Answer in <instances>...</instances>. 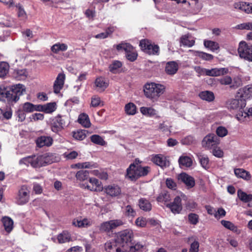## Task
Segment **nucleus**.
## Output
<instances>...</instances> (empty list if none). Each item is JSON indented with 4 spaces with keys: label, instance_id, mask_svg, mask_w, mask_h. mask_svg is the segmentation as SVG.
<instances>
[{
    "label": "nucleus",
    "instance_id": "62",
    "mask_svg": "<svg viewBox=\"0 0 252 252\" xmlns=\"http://www.w3.org/2000/svg\"><path fill=\"white\" fill-rule=\"evenodd\" d=\"M101 100L100 97L94 95L92 97L91 105L92 107H96L98 106L101 104Z\"/></svg>",
    "mask_w": 252,
    "mask_h": 252
},
{
    "label": "nucleus",
    "instance_id": "51",
    "mask_svg": "<svg viewBox=\"0 0 252 252\" xmlns=\"http://www.w3.org/2000/svg\"><path fill=\"white\" fill-rule=\"evenodd\" d=\"M170 199V194L167 192H163L159 194L157 199L158 202H167Z\"/></svg>",
    "mask_w": 252,
    "mask_h": 252
},
{
    "label": "nucleus",
    "instance_id": "19",
    "mask_svg": "<svg viewBox=\"0 0 252 252\" xmlns=\"http://www.w3.org/2000/svg\"><path fill=\"white\" fill-rule=\"evenodd\" d=\"M178 180L184 183L188 189L193 188L195 186L194 178L186 173H181L178 175Z\"/></svg>",
    "mask_w": 252,
    "mask_h": 252
},
{
    "label": "nucleus",
    "instance_id": "21",
    "mask_svg": "<svg viewBox=\"0 0 252 252\" xmlns=\"http://www.w3.org/2000/svg\"><path fill=\"white\" fill-rule=\"evenodd\" d=\"M53 141L52 138L50 136H41L37 138L36 144L39 148L44 146L49 147L52 145Z\"/></svg>",
    "mask_w": 252,
    "mask_h": 252
},
{
    "label": "nucleus",
    "instance_id": "15",
    "mask_svg": "<svg viewBox=\"0 0 252 252\" xmlns=\"http://www.w3.org/2000/svg\"><path fill=\"white\" fill-rule=\"evenodd\" d=\"M151 160L162 168H166L169 165V161L167 160L166 157L161 154L153 155Z\"/></svg>",
    "mask_w": 252,
    "mask_h": 252
},
{
    "label": "nucleus",
    "instance_id": "32",
    "mask_svg": "<svg viewBox=\"0 0 252 252\" xmlns=\"http://www.w3.org/2000/svg\"><path fill=\"white\" fill-rule=\"evenodd\" d=\"M78 121L85 127H89L91 125L89 116L85 113H82L79 116Z\"/></svg>",
    "mask_w": 252,
    "mask_h": 252
},
{
    "label": "nucleus",
    "instance_id": "27",
    "mask_svg": "<svg viewBox=\"0 0 252 252\" xmlns=\"http://www.w3.org/2000/svg\"><path fill=\"white\" fill-rule=\"evenodd\" d=\"M105 249L107 252H122L123 249L116 242L112 244L111 242H107L105 244Z\"/></svg>",
    "mask_w": 252,
    "mask_h": 252
},
{
    "label": "nucleus",
    "instance_id": "20",
    "mask_svg": "<svg viewBox=\"0 0 252 252\" xmlns=\"http://www.w3.org/2000/svg\"><path fill=\"white\" fill-rule=\"evenodd\" d=\"M41 157L43 161L44 166L48 164H51L53 162H57L59 160V158L56 154L52 153H46L41 155Z\"/></svg>",
    "mask_w": 252,
    "mask_h": 252
},
{
    "label": "nucleus",
    "instance_id": "22",
    "mask_svg": "<svg viewBox=\"0 0 252 252\" xmlns=\"http://www.w3.org/2000/svg\"><path fill=\"white\" fill-rule=\"evenodd\" d=\"M228 72V69L227 68H214L211 69H207L206 70V75L210 76H219L223 75Z\"/></svg>",
    "mask_w": 252,
    "mask_h": 252
},
{
    "label": "nucleus",
    "instance_id": "5",
    "mask_svg": "<svg viewBox=\"0 0 252 252\" xmlns=\"http://www.w3.org/2000/svg\"><path fill=\"white\" fill-rule=\"evenodd\" d=\"M133 238V231L130 229H126L119 233L116 239V243L121 246L123 249L122 252H124L125 249L128 248Z\"/></svg>",
    "mask_w": 252,
    "mask_h": 252
},
{
    "label": "nucleus",
    "instance_id": "30",
    "mask_svg": "<svg viewBox=\"0 0 252 252\" xmlns=\"http://www.w3.org/2000/svg\"><path fill=\"white\" fill-rule=\"evenodd\" d=\"M200 98L208 102L213 101L215 99V95L213 92L206 91L200 92L199 94Z\"/></svg>",
    "mask_w": 252,
    "mask_h": 252
},
{
    "label": "nucleus",
    "instance_id": "25",
    "mask_svg": "<svg viewBox=\"0 0 252 252\" xmlns=\"http://www.w3.org/2000/svg\"><path fill=\"white\" fill-rule=\"evenodd\" d=\"M180 42L181 44L184 46L191 47L195 44V40L190 39V35L189 34L182 35L180 38Z\"/></svg>",
    "mask_w": 252,
    "mask_h": 252
},
{
    "label": "nucleus",
    "instance_id": "6",
    "mask_svg": "<svg viewBox=\"0 0 252 252\" xmlns=\"http://www.w3.org/2000/svg\"><path fill=\"white\" fill-rule=\"evenodd\" d=\"M20 165L24 164L27 166L30 165L33 168H39L44 166L41 155H32L22 158L19 160Z\"/></svg>",
    "mask_w": 252,
    "mask_h": 252
},
{
    "label": "nucleus",
    "instance_id": "40",
    "mask_svg": "<svg viewBox=\"0 0 252 252\" xmlns=\"http://www.w3.org/2000/svg\"><path fill=\"white\" fill-rule=\"evenodd\" d=\"M237 194L240 199L244 202H249L252 200V194H248L240 189L238 190Z\"/></svg>",
    "mask_w": 252,
    "mask_h": 252
},
{
    "label": "nucleus",
    "instance_id": "12",
    "mask_svg": "<svg viewBox=\"0 0 252 252\" xmlns=\"http://www.w3.org/2000/svg\"><path fill=\"white\" fill-rule=\"evenodd\" d=\"M68 118L65 116L58 115L53 120L52 124L51 129L52 131L55 133L62 130L66 124V121Z\"/></svg>",
    "mask_w": 252,
    "mask_h": 252
},
{
    "label": "nucleus",
    "instance_id": "59",
    "mask_svg": "<svg viewBox=\"0 0 252 252\" xmlns=\"http://www.w3.org/2000/svg\"><path fill=\"white\" fill-rule=\"evenodd\" d=\"M218 81L224 85H230L232 82V78L229 76H225L222 78H220Z\"/></svg>",
    "mask_w": 252,
    "mask_h": 252
},
{
    "label": "nucleus",
    "instance_id": "35",
    "mask_svg": "<svg viewBox=\"0 0 252 252\" xmlns=\"http://www.w3.org/2000/svg\"><path fill=\"white\" fill-rule=\"evenodd\" d=\"M95 85L98 89L104 91L108 86V83L103 77L97 78L95 81Z\"/></svg>",
    "mask_w": 252,
    "mask_h": 252
},
{
    "label": "nucleus",
    "instance_id": "38",
    "mask_svg": "<svg viewBox=\"0 0 252 252\" xmlns=\"http://www.w3.org/2000/svg\"><path fill=\"white\" fill-rule=\"evenodd\" d=\"M140 110L143 115L149 117H153L157 114V111L152 107H142Z\"/></svg>",
    "mask_w": 252,
    "mask_h": 252
},
{
    "label": "nucleus",
    "instance_id": "36",
    "mask_svg": "<svg viewBox=\"0 0 252 252\" xmlns=\"http://www.w3.org/2000/svg\"><path fill=\"white\" fill-rule=\"evenodd\" d=\"M189 51L192 52L195 56H198L204 60L210 61L213 59V56L210 54L203 52L195 51L192 50H189Z\"/></svg>",
    "mask_w": 252,
    "mask_h": 252
},
{
    "label": "nucleus",
    "instance_id": "4",
    "mask_svg": "<svg viewBox=\"0 0 252 252\" xmlns=\"http://www.w3.org/2000/svg\"><path fill=\"white\" fill-rule=\"evenodd\" d=\"M163 85L155 83H147L145 85L144 92L145 96L151 99H157L164 91Z\"/></svg>",
    "mask_w": 252,
    "mask_h": 252
},
{
    "label": "nucleus",
    "instance_id": "31",
    "mask_svg": "<svg viewBox=\"0 0 252 252\" xmlns=\"http://www.w3.org/2000/svg\"><path fill=\"white\" fill-rule=\"evenodd\" d=\"M234 173L237 177L242 178L246 180H249L251 178L250 173L243 169H235L234 170Z\"/></svg>",
    "mask_w": 252,
    "mask_h": 252
},
{
    "label": "nucleus",
    "instance_id": "1",
    "mask_svg": "<svg viewBox=\"0 0 252 252\" xmlns=\"http://www.w3.org/2000/svg\"><path fill=\"white\" fill-rule=\"evenodd\" d=\"M246 105V100L242 96L229 99L226 102V107L230 111L238 112L236 118L241 122L247 121L250 117L252 116V108L244 110Z\"/></svg>",
    "mask_w": 252,
    "mask_h": 252
},
{
    "label": "nucleus",
    "instance_id": "3",
    "mask_svg": "<svg viewBox=\"0 0 252 252\" xmlns=\"http://www.w3.org/2000/svg\"><path fill=\"white\" fill-rule=\"evenodd\" d=\"M149 171L148 166L142 167L132 163L126 170V177L131 181H135L141 176L147 175Z\"/></svg>",
    "mask_w": 252,
    "mask_h": 252
},
{
    "label": "nucleus",
    "instance_id": "64",
    "mask_svg": "<svg viewBox=\"0 0 252 252\" xmlns=\"http://www.w3.org/2000/svg\"><path fill=\"white\" fill-rule=\"evenodd\" d=\"M12 115V112L11 110H9L6 111H3L2 110L1 116H0V119L1 120L6 119V120H9L10 119Z\"/></svg>",
    "mask_w": 252,
    "mask_h": 252
},
{
    "label": "nucleus",
    "instance_id": "8",
    "mask_svg": "<svg viewBox=\"0 0 252 252\" xmlns=\"http://www.w3.org/2000/svg\"><path fill=\"white\" fill-rule=\"evenodd\" d=\"M118 51L124 50L126 52V59L130 62H134L137 58V53L135 49L130 44L127 43H121L116 46Z\"/></svg>",
    "mask_w": 252,
    "mask_h": 252
},
{
    "label": "nucleus",
    "instance_id": "18",
    "mask_svg": "<svg viewBox=\"0 0 252 252\" xmlns=\"http://www.w3.org/2000/svg\"><path fill=\"white\" fill-rule=\"evenodd\" d=\"M166 206L169 208L174 214H178L182 210L181 199L179 196H176L173 202L167 204Z\"/></svg>",
    "mask_w": 252,
    "mask_h": 252
},
{
    "label": "nucleus",
    "instance_id": "61",
    "mask_svg": "<svg viewBox=\"0 0 252 252\" xmlns=\"http://www.w3.org/2000/svg\"><path fill=\"white\" fill-rule=\"evenodd\" d=\"M166 185L170 189L175 190L177 188L176 183L171 178H167L166 180Z\"/></svg>",
    "mask_w": 252,
    "mask_h": 252
},
{
    "label": "nucleus",
    "instance_id": "57",
    "mask_svg": "<svg viewBox=\"0 0 252 252\" xmlns=\"http://www.w3.org/2000/svg\"><path fill=\"white\" fill-rule=\"evenodd\" d=\"M135 223L138 227H144L146 225L147 221L145 218L141 217L136 219Z\"/></svg>",
    "mask_w": 252,
    "mask_h": 252
},
{
    "label": "nucleus",
    "instance_id": "23",
    "mask_svg": "<svg viewBox=\"0 0 252 252\" xmlns=\"http://www.w3.org/2000/svg\"><path fill=\"white\" fill-rule=\"evenodd\" d=\"M106 193L111 196L115 197L119 195L121 192L120 188L117 185H109L104 188Z\"/></svg>",
    "mask_w": 252,
    "mask_h": 252
},
{
    "label": "nucleus",
    "instance_id": "47",
    "mask_svg": "<svg viewBox=\"0 0 252 252\" xmlns=\"http://www.w3.org/2000/svg\"><path fill=\"white\" fill-rule=\"evenodd\" d=\"M221 224L226 228L234 232H237L238 230L237 226L230 221L222 220L221 221Z\"/></svg>",
    "mask_w": 252,
    "mask_h": 252
},
{
    "label": "nucleus",
    "instance_id": "55",
    "mask_svg": "<svg viewBox=\"0 0 252 252\" xmlns=\"http://www.w3.org/2000/svg\"><path fill=\"white\" fill-rule=\"evenodd\" d=\"M63 156L66 159L72 160L76 158L78 156V154L77 152L73 151L70 152H65Z\"/></svg>",
    "mask_w": 252,
    "mask_h": 252
},
{
    "label": "nucleus",
    "instance_id": "50",
    "mask_svg": "<svg viewBox=\"0 0 252 252\" xmlns=\"http://www.w3.org/2000/svg\"><path fill=\"white\" fill-rule=\"evenodd\" d=\"M34 105L30 102H26L23 105V110L25 112L31 113L35 111Z\"/></svg>",
    "mask_w": 252,
    "mask_h": 252
},
{
    "label": "nucleus",
    "instance_id": "13",
    "mask_svg": "<svg viewBox=\"0 0 252 252\" xmlns=\"http://www.w3.org/2000/svg\"><path fill=\"white\" fill-rule=\"evenodd\" d=\"M123 222L120 220H111L103 222L101 224L99 230L101 231L109 232L123 224Z\"/></svg>",
    "mask_w": 252,
    "mask_h": 252
},
{
    "label": "nucleus",
    "instance_id": "46",
    "mask_svg": "<svg viewBox=\"0 0 252 252\" xmlns=\"http://www.w3.org/2000/svg\"><path fill=\"white\" fill-rule=\"evenodd\" d=\"M9 70V65L5 62L0 63V78L4 77L7 74Z\"/></svg>",
    "mask_w": 252,
    "mask_h": 252
},
{
    "label": "nucleus",
    "instance_id": "24",
    "mask_svg": "<svg viewBox=\"0 0 252 252\" xmlns=\"http://www.w3.org/2000/svg\"><path fill=\"white\" fill-rule=\"evenodd\" d=\"M178 69V63L175 61H171L166 63L165 71L167 74L173 75L177 73Z\"/></svg>",
    "mask_w": 252,
    "mask_h": 252
},
{
    "label": "nucleus",
    "instance_id": "9",
    "mask_svg": "<svg viewBox=\"0 0 252 252\" xmlns=\"http://www.w3.org/2000/svg\"><path fill=\"white\" fill-rule=\"evenodd\" d=\"M238 52L240 57L248 61L252 62V45L244 41L239 43Z\"/></svg>",
    "mask_w": 252,
    "mask_h": 252
},
{
    "label": "nucleus",
    "instance_id": "52",
    "mask_svg": "<svg viewBox=\"0 0 252 252\" xmlns=\"http://www.w3.org/2000/svg\"><path fill=\"white\" fill-rule=\"evenodd\" d=\"M188 219L190 223L195 225L199 221V216L198 215L194 213H190L188 216Z\"/></svg>",
    "mask_w": 252,
    "mask_h": 252
},
{
    "label": "nucleus",
    "instance_id": "10",
    "mask_svg": "<svg viewBox=\"0 0 252 252\" xmlns=\"http://www.w3.org/2000/svg\"><path fill=\"white\" fill-rule=\"evenodd\" d=\"M220 143V139L215 134L210 133L204 137L202 141V146L206 149H211L216 147Z\"/></svg>",
    "mask_w": 252,
    "mask_h": 252
},
{
    "label": "nucleus",
    "instance_id": "29",
    "mask_svg": "<svg viewBox=\"0 0 252 252\" xmlns=\"http://www.w3.org/2000/svg\"><path fill=\"white\" fill-rule=\"evenodd\" d=\"M57 239L59 243L62 244L71 241V237L70 234L68 231H63L58 235Z\"/></svg>",
    "mask_w": 252,
    "mask_h": 252
},
{
    "label": "nucleus",
    "instance_id": "2",
    "mask_svg": "<svg viewBox=\"0 0 252 252\" xmlns=\"http://www.w3.org/2000/svg\"><path fill=\"white\" fill-rule=\"evenodd\" d=\"M25 91V87L20 84L12 86L9 90L0 86V100L6 98L9 102H16L19 100V96Z\"/></svg>",
    "mask_w": 252,
    "mask_h": 252
},
{
    "label": "nucleus",
    "instance_id": "34",
    "mask_svg": "<svg viewBox=\"0 0 252 252\" xmlns=\"http://www.w3.org/2000/svg\"><path fill=\"white\" fill-rule=\"evenodd\" d=\"M139 206L140 208L144 211H149L152 209V205L149 200L142 198L139 200Z\"/></svg>",
    "mask_w": 252,
    "mask_h": 252
},
{
    "label": "nucleus",
    "instance_id": "54",
    "mask_svg": "<svg viewBox=\"0 0 252 252\" xmlns=\"http://www.w3.org/2000/svg\"><path fill=\"white\" fill-rule=\"evenodd\" d=\"M73 137L75 139L82 140L86 138V135L83 130H78L73 132Z\"/></svg>",
    "mask_w": 252,
    "mask_h": 252
},
{
    "label": "nucleus",
    "instance_id": "28",
    "mask_svg": "<svg viewBox=\"0 0 252 252\" xmlns=\"http://www.w3.org/2000/svg\"><path fill=\"white\" fill-rule=\"evenodd\" d=\"M178 162L181 167H189L192 165V161L190 158L186 156L180 157Z\"/></svg>",
    "mask_w": 252,
    "mask_h": 252
},
{
    "label": "nucleus",
    "instance_id": "14",
    "mask_svg": "<svg viewBox=\"0 0 252 252\" xmlns=\"http://www.w3.org/2000/svg\"><path fill=\"white\" fill-rule=\"evenodd\" d=\"M85 189L91 191H99L102 190V187L100 182L94 178L89 179V184H83L82 185Z\"/></svg>",
    "mask_w": 252,
    "mask_h": 252
},
{
    "label": "nucleus",
    "instance_id": "33",
    "mask_svg": "<svg viewBox=\"0 0 252 252\" xmlns=\"http://www.w3.org/2000/svg\"><path fill=\"white\" fill-rule=\"evenodd\" d=\"M68 49V46L65 43H57L51 47V51L56 54L62 51H65Z\"/></svg>",
    "mask_w": 252,
    "mask_h": 252
},
{
    "label": "nucleus",
    "instance_id": "37",
    "mask_svg": "<svg viewBox=\"0 0 252 252\" xmlns=\"http://www.w3.org/2000/svg\"><path fill=\"white\" fill-rule=\"evenodd\" d=\"M234 7L235 8L245 11L248 13H252V5L247 4L246 3L243 2L236 3L234 4Z\"/></svg>",
    "mask_w": 252,
    "mask_h": 252
},
{
    "label": "nucleus",
    "instance_id": "7",
    "mask_svg": "<svg viewBox=\"0 0 252 252\" xmlns=\"http://www.w3.org/2000/svg\"><path fill=\"white\" fill-rule=\"evenodd\" d=\"M139 46L145 53L152 55H158L159 47L158 45L153 44L152 41L146 39H142L140 41Z\"/></svg>",
    "mask_w": 252,
    "mask_h": 252
},
{
    "label": "nucleus",
    "instance_id": "48",
    "mask_svg": "<svg viewBox=\"0 0 252 252\" xmlns=\"http://www.w3.org/2000/svg\"><path fill=\"white\" fill-rule=\"evenodd\" d=\"M56 109V103L55 102L48 103L44 105V112L51 113Z\"/></svg>",
    "mask_w": 252,
    "mask_h": 252
},
{
    "label": "nucleus",
    "instance_id": "39",
    "mask_svg": "<svg viewBox=\"0 0 252 252\" xmlns=\"http://www.w3.org/2000/svg\"><path fill=\"white\" fill-rule=\"evenodd\" d=\"M197 156L199 160L201 166L205 169L209 167V159L206 155H202L200 153L197 154Z\"/></svg>",
    "mask_w": 252,
    "mask_h": 252
},
{
    "label": "nucleus",
    "instance_id": "49",
    "mask_svg": "<svg viewBox=\"0 0 252 252\" xmlns=\"http://www.w3.org/2000/svg\"><path fill=\"white\" fill-rule=\"evenodd\" d=\"M89 174L87 170H80L77 172L76 177L79 180L84 181L88 178Z\"/></svg>",
    "mask_w": 252,
    "mask_h": 252
},
{
    "label": "nucleus",
    "instance_id": "45",
    "mask_svg": "<svg viewBox=\"0 0 252 252\" xmlns=\"http://www.w3.org/2000/svg\"><path fill=\"white\" fill-rule=\"evenodd\" d=\"M91 140L93 143L101 146H104L106 144V142L104 139L98 135L94 134L92 135Z\"/></svg>",
    "mask_w": 252,
    "mask_h": 252
},
{
    "label": "nucleus",
    "instance_id": "60",
    "mask_svg": "<svg viewBox=\"0 0 252 252\" xmlns=\"http://www.w3.org/2000/svg\"><path fill=\"white\" fill-rule=\"evenodd\" d=\"M238 29L252 30V23H244L238 25L236 27Z\"/></svg>",
    "mask_w": 252,
    "mask_h": 252
},
{
    "label": "nucleus",
    "instance_id": "16",
    "mask_svg": "<svg viewBox=\"0 0 252 252\" xmlns=\"http://www.w3.org/2000/svg\"><path fill=\"white\" fill-rule=\"evenodd\" d=\"M93 220L90 218H82L81 217L74 219L72 222V224L76 227H88L92 225Z\"/></svg>",
    "mask_w": 252,
    "mask_h": 252
},
{
    "label": "nucleus",
    "instance_id": "26",
    "mask_svg": "<svg viewBox=\"0 0 252 252\" xmlns=\"http://www.w3.org/2000/svg\"><path fill=\"white\" fill-rule=\"evenodd\" d=\"M1 221L5 231L8 233L11 232L13 228V221L9 217L5 216L1 219Z\"/></svg>",
    "mask_w": 252,
    "mask_h": 252
},
{
    "label": "nucleus",
    "instance_id": "63",
    "mask_svg": "<svg viewBox=\"0 0 252 252\" xmlns=\"http://www.w3.org/2000/svg\"><path fill=\"white\" fill-rule=\"evenodd\" d=\"M226 215L225 211L222 208H220L218 211L214 214L216 218L219 219L220 218L224 217Z\"/></svg>",
    "mask_w": 252,
    "mask_h": 252
},
{
    "label": "nucleus",
    "instance_id": "42",
    "mask_svg": "<svg viewBox=\"0 0 252 252\" xmlns=\"http://www.w3.org/2000/svg\"><path fill=\"white\" fill-rule=\"evenodd\" d=\"M125 110L127 115H133L136 113V106L133 103H128L126 105Z\"/></svg>",
    "mask_w": 252,
    "mask_h": 252
},
{
    "label": "nucleus",
    "instance_id": "43",
    "mask_svg": "<svg viewBox=\"0 0 252 252\" xmlns=\"http://www.w3.org/2000/svg\"><path fill=\"white\" fill-rule=\"evenodd\" d=\"M122 66L121 62L118 61H115L109 65V70L113 73H117Z\"/></svg>",
    "mask_w": 252,
    "mask_h": 252
},
{
    "label": "nucleus",
    "instance_id": "11",
    "mask_svg": "<svg viewBox=\"0 0 252 252\" xmlns=\"http://www.w3.org/2000/svg\"><path fill=\"white\" fill-rule=\"evenodd\" d=\"M30 191L27 186H22L16 198V203L22 205L28 203L30 200Z\"/></svg>",
    "mask_w": 252,
    "mask_h": 252
},
{
    "label": "nucleus",
    "instance_id": "58",
    "mask_svg": "<svg viewBox=\"0 0 252 252\" xmlns=\"http://www.w3.org/2000/svg\"><path fill=\"white\" fill-rule=\"evenodd\" d=\"M125 215L127 216L134 217L136 212L130 205H127L125 209Z\"/></svg>",
    "mask_w": 252,
    "mask_h": 252
},
{
    "label": "nucleus",
    "instance_id": "53",
    "mask_svg": "<svg viewBox=\"0 0 252 252\" xmlns=\"http://www.w3.org/2000/svg\"><path fill=\"white\" fill-rule=\"evenodd\" d=\"M228 131L227 129L223 126H220L216 129L217 135L220 137H223L227 134Z\"/></svg>",
    "mask_w": 252,
    "mask_h": 252
},
{
    "label": "nucleus",
    "instance_id": "44",
    "mask_svg": "<svg viewBox=\"0 0 252 252\" xmlns=\"http://www.w3.org/2000/svg\"><path fill=\"white\" fill-rule=\"evenodd\" d=\"M114 30L115 29L114 27H109L106 30L105 32H102L95 35V38L100 39L106 38L109 35L111 34L114 32Z\"/></svg>",
    "mask_w": 252,
    "mask_h": 252
},
{
    "label": "nucleus",
    "instance_id": "17",
    "mask_svg": "<svg viewBox=\"0 0 252 252\" xmlns=\"http://www.w3.org/2000/svg\"><path fill=\"white\" fill-rule=\"evenodd\" d=\"M65 79L64 74L60 73L58 75L53 85L54 92L55 94H57L60 92V91L63 88Z\"/></svg>",
    "mask_w": 252,
    "mask_h": 252
},
{
    "label": "nucleus",
    "instance_id": "56",
    "mask_svg": "<svg viewBox=\"0 0 252 252\" xmlns=\"http://www.w3.org/2000/svg\"><path fill=\"white\" fill-rule=\"evenodd\" d=\"M195 142V139L193 136L189 135L182 140V143L184 145H190Z\"/></svg>",
    "mask_w": 252,
    "mask_h": 252
},
{
    "label": "nucleus",
    "instance_id": "41",
    "mask_svg": "<svg viewBox=\"0 0 252 252\" xmlns=\"http://www.w3.org/2000/svg\"><path fill=\"white\" fill-rule=\"evenodd\" d=\"M204 45L205 47L209 48L212 51L217 50L220 48L219 45L217 42L211 40H205L204 41Z\"/></svg>",
    "mask_w": 252,
    "mask_h": 252
}]
</instances>
